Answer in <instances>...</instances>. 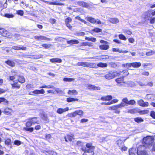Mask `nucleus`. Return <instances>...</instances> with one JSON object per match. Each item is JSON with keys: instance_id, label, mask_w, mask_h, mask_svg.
<instances>
[{"instance_id": "nucleus-1", "label": "nucleus", "mask_w": 155, "mask_h": 155, "mask_svg": "<svg viewBox=\"0 0 155 155\" xmlns=\"http://www.w3.org/2000/svg\"><path fill=\"white\" fill-rule=\"evenodd\" d=\"M154 139L151 137L147 136L144 137L143 139V144L141 145L145 147V148H147L149 146H151L152 143L153 142Z\"/></svg>"}, {"instance_id": "nucleus-2", "label": "nucleus", "mask_w": 155, "mask_h": 155, "mask_svg": "<svg viewBox=\"0 0 155 155\" xmlns=\"http://www.w3.org/2000/svg\"><path fill=\"white\" fill-rule=\"evenodd\" d=\"M146 148L142 145H140L137 148V155H148L147 152L146 150Z\"/></svg>"}, {"instance_id": "nucleus-3", "label": "nucleus", "mask_w": 155, "mask_h": 155, "mask_svg": "<svg viewBox=\"0 0 155 155\" xmlns=\"http://www.w3.org/2000/svg\"><path fill=\"white\" fill-rule=\"evenodd\" d=\"M120 74L119 73H117V71H111L106 74L104 77L107 79L110 80Z\"/></svg>"}, {"instance_id": "nucleus-4", "label": "nucleus", "mask_w": 155, "mask_h": 155, "mask_svg": "<svg viewBox=\"0 0 155 155\" xmlns=\"http://www.w3.org/2000/svg\"><path fill=\"white\" fill-rule=\"evenodd\" d=\"M33 124L32 123V122L29 119L28 121L26 123V127H24V129L26 131L31 132H32L34 130V128L33 127H30Z\"/></svg>"}, {"instance_id": "nucleus-5", "label": "nucleus", "mask_w": 155, "mask_h": 155, "mask_svg": "<svg viewBox=\"0 0 155 155\" xmlns=\"http://www.w3.org/2000/svg\"><path fill=\"white\" fill-rule=\"evenodd\" d=\"M45 92V91L43 89H41L40 90H35L31 92L30 94L34 95L35 94H43Z\"/></svg>"}, {"instance_id": "nucleus-6", "label": "nucleus", "mask_w": 155, "mask_h": 155, "mask_svg": "<svg viewBox=\"0 0 155 155\" xmlns=\"http://www.w3.org/2000/svg\"><path fill=\"white\" fill-rule=\"evenodd\" d=\"M34 38L35 39L39 41H41L42 40L50 41L51 40V38H47L45 36L42 35L35 36Z\"/></svg>"}, {"instance_id": "nucleus-7", "label": "nucleus", "mask_w": 155, "mask_h": 155, "mask_svg": "<svg viewBox=\"0 0 155 155\" xmlns=\"http://www.w3.org/2000/svg\"><path fill=\"white\" fill-rule=\"evenodd\" d=\"M138 103L140 106L143 107H147L149 105V104L148 102H144L142 99L138 100Z\"/></svg>"}, {"instance_id": "nucleus-8", "label": "nucleus", "mask_w": 155, "mask_h": 155, "mask_svg": "<svg viewBox=\"0 0 155 155\" xmlns=\"http://www.w3.org/2000/svg\"><path fill=\"white\" fill-rule=\"evenodd\" d=\"M43 152L46 155H57L56 152L52 150H43Z\"/></svg>"}, {"instance_id": "nucleus-9", "label": "nucleus", "mask_w": 155, "mask_h": 155, "mask_svg": "<svg viewBox=\"0 0 155 155\" xmlns=\"http://www.w3.org/2000/svg\"><path fill=\"white\" fill-rule=\"evenodd\" d=\"M41 0L44 2L47 3L48 4L50 5H63V4L61 3H58L54 2H50L48 1H45L44 0Z\"/></svg>"}, {"instance_id": "nucleus-10", "label": "nucleus", "mask_w": 155, "mask_h": 155, "mask_svg": "<svg viewBox=\"0 0 155 155\" xmlns=\"http://www.w3.org/2000/svg\"><path fill=\"white\" fill-rule=\"evenodd\" d=\"M128 101V100L127 97H125L122 99V102L119 104L120 105H121V108L127 105Z\"/></svg>"}, {"instance_id": "nucleus-11", "label": "nucleus", "mask_w": 155, "mask_h": 155, "mask_svg": "<svg viewBox=\"0 0 155 155\" xmlns=\"http://www.w3.org/2000/svg\"><path fill=\"white\" fill-rule=\"evenodd\" d=\"M87 87L88 89H93V90H100L101 88L99 87H96L94 85H91V84H87Z\"/></svg>"}, {"instance_id": "nucleus-12", "label": "nucleus", "mask_w": 155, "mask_h": 155, "mask_svg": "<svg viewBox=\"0 0 155 155\" xmlns=\"http://www.w3.org/2000/svg\"><path fill=\"white\" fill-rule=\"evenodd\" d=\"M68 110L69 108L68 107H66L64 109L59 108L57 110V112L58 114H61L64 112L68 111Z\"/></svg>"}, {"instance_id": "nucleus-13", "label": "nucleus", "mask_w": 155, "mask_h": 155, "mask_svg": "<svg viewBox=\"0 0 155 155\" xmlns=\"http://www.w3.org/2000/svg\"><path fill=\"white\" fill-rule=\"evenodd\" d=\"M86 148H83L84 149L88 150L93 151L94 147L92 145L91 143H87L86 144Z\"/></svg>"}, {"instance_id": "nucleus-14", "label": "nucleus", "mask_w": 155, "mask_h": 155, "mask_svg": "<svg viewBox=\"0 0 155 155\" xmlns=\"http://www.w3.org/2000/svg\"><path fill=\"white\" fill-rule=\"evenodd\" d=\"M108 20L110 23L114 24L117 23L119 21V20L116 18H110Z\"/></svg>"}, {"instance_id": "nucleus-15", "label": "nucleus", "mask_w": 155, "mask_h": 155, "mask_svg": "<svg viewBox=\"0 0 155 155\" xmlns=\"http://www.w3.org/2000/svg\"><path fill=\"white\" fill-rule=\"evenodd\" d=\"M82 150L84 152L83 155H94V153L93 151H89L88 150L82 149Z\"/></svg>"}, {"instance_id": "nucleus-16", "label": "nucleus", "mask_w": 155, "mask_h": 155, "mask_svg": "<svg viewBox=\"0 0 155 155\" xmlns=\"http://www.w3.org/2000/svg\"><path fill=\"white\" fill-rule=\"evenodd\" d=\"M78 4L83 7L88 8L89 7L88 4L86 2L83 1H78L77 2Z\"/></svg>"}, {"instance_id": "nucleus-17", "label": "nucleus", "mask_w": 155, "mask_h": 155, "mask_svg": "<svg viewBox=\"0 0 155 155\" xmlns=\"http://www.w3.org/2000/svg\"><path fill=\"white\" fill-rule=\"evenodd\" d=\"M139 109L137 108H133L131 109L128 110L127 113L131 114H134L139 113Z\"/></svg>"}, {"instance_id": "nucleus-18", "label": "nucleus", "mask_w": 155, "mask_h": 155, "mask_svg": "<svg viewBox=\"0 0 155 155\" xmlns=\"http://www.w3.org/2000/svg\"><path fill=\"white\" fill-rule=\"evenodd\" d=\"M13 112V110L11 109L8 107L5 108L4 110L5 114L8 115H11Z\"/></svg>"}, {"instance_id": "nucleus-19", "label": "nucleus", "mask_w": 155, "mask_h": 155, "mask_svg": "<svg viewBox=\"0 0 155 155\" xmlns=\"http://www.w3.org/2000/svg\"><path fill=\"white\" fill-rule=\"evenodd\" d=\"M12 48L13 49L17 50H19L21 49L25 50L26 49V48L23 46H22L21 47L19 46H13L12 47Z\"/></svg>"}, {"instance_id": "nucleus-20", "label": "nucleus", "mask_w": 155, "mask_h": 155, "mask_svg": "<svg viewBox=\"0 0 155 155\" xmlns=\"http://www.w3.org/2000/svg\"><path fill=\"white\" fill-rule=\"evenodd\" d=\"M86 19L87 20L92 23L94 24L96 22V20L94 18L90 17L89 16L87 17L86 18Z\"/></svg>"}, {"instance_id": "nucleus-21", "label": "nucleus", "mask_w": 155, "mask_h": 155, "mask_svg": "<svg viewBox=\"0 0 155 155\" xmlns=\"http://www.w3.org/2000/svg\"><path fill=\"white\" fill-rule=\"evenodd\" d=\"M129 155H136L137 151L135 148H132L129 150Z\"/></svg>"}, {"instance_id": "nucleus-22", "label": "nucleus", "mask_w": 155, "mask_h": 155, "mask_svg": "<svg viewBox=\"0 0 155 155\" xmlns=\"http://www.w3.org/2000/svg\"><path fill=\"white\" fill-rule=\"evenodd\" d=\"M112 97L111 95H107L106 96L102 97L101 98V100L104 101H110L112 99Z\"/></svg>"}, {"instance_id": "nucleus-23", "label": "nucleus", "mask_w": 155, "mask_h": 155, "mask_svg": "<svg viewBox=\"0 0 155 155\" xmlns=\"http://www.w3.org/2000/svg\"><path fill=\"white\" fill-rule=\"evenodd\" d=\"M7 33L8 31L4 29L3 28H0V34L2 35L5 37H7Z\"/></svg>"}, {"instance_id": "nucleus-24", "label": "nucleus", "mask_w": 155, "mask_h": 155, "mask_svg": "<svg viewBox=\"0 0 155 155\" xmlns=\"http://www.w3.org/2000/svg\"><path fill=\"white\" fill-rule=\"evenodd\" d=\"M5 145L8 146H10V147L11 148H12V146L11 145V140L9 138H8L5 140Z\"/></svg>"}, {"instance_id": "nucleus-25", "label": "nucleus", "mask_w": 155, "mask_h": 155, "mask_svg": "<svg viewBox=\"0 0 155 155\" xmlns=\"http://www.w3.org/2000/svg\"><path fill=\"white\" fill-rule=\"evenodd\" d=\"M50 61L52 63H60L62 62V60L60 58H52L50 59Z\"/></svg>"}, {"instance_id": "nucleus-26", "label": "nucleus", "mask_w": 155, "mask_h": 155, "mask_svg": "<svg viewBox=\"0 0 155 155\" xmlns=\"http://www.w3.org/2000/svg\"><path fill=\"white\" fill-rule=\"evenodd\" d=\"M87 67L90 68H97V64L95 63L87 62Z\"/></svg>"}, {"instance_id": "nucleus-27", "label": "nucleus", "mask_w": 155, "mask_h": 155, "mask_svg": "<svg viewBox=\"0 0 155 155\" xmlns=\"http://www.w3.org/2000/svg\"><path fill=\"white\" fill-rule=\"evenodd\" d=\"M109 46L107 45H101L99 46L100 48L102 50H106L108 49Z\"/></svg>"}, {"instance_id": "nucleus-28", "label": "nucleus", "mask_w": 155, "mask_h": 155, "mask_svg": "<svg viewBox=\"0 0 155 155\" xmlns=\"http://www.w3.org/2000/svg\"><path fill=\"white\" fill-rule=\"evenodd\" d=\"M79 43V41L77 40H72L70 41H67V43L71 45L73 44H78Z\"/></svg>"}, {"instance_id": "nucleus-29", "label": "nucleus", "mask_w": 155, "mask_h": 155, "mask_svg": "<svg viewBox=\"0 0 155 155\" xmlns=\"http://www.w3.org/2000/svg\"><path fill=\"white\" fill-rule=\"evenodd\" d=\"M134 121L138 123H140L143 121V120L141 117H138L134 119Z\"/></svg>"}, {"instance_id": "nucleus-30", "label": "nucleus", "mask_w": 155, "mask_h": 155, "mask_svg": "<svg viewBox=\"0 0 155 155\" xmlns=\"http://www.w3.org/2000/svg\"><path fill=\"white\" fill-rule=\"evenodd\" d=\"M78 98H75L73 97H68L67 98V101L68 102L77 101H78Z\"/></svg>"}, {"instance_id": "nucleus-31", "label": "nucleus", "mask_w": 155, "mask_h": 155, "mask_svg": "<svg viewBox=\"0 0 155 155\" xmlns=\"http://www.w3.org/2000/svg\"><path fill=\"white\" fill-rule=\"evenodd\" d=\"M97 67H101V68H105L107 67V65L106 63H103L102 62H100L97 64Z\"/></svg>"}, {"instance_id": "nucleus-32", "label": "nucleus", "mask_w": 155, "mask_h": 155, "mask_svg": "<svg viewBox=\"0 0 155 155\" xmlns=\"http://www.w3.org/2000/svg\"><path fill=\"white\" fill-rule=\"evenodd\" d=\"M5 63L11 67H14L15 65V63L13 61L10 60L6 61Z\"/></svg>"}, {"instance_id": "nucleus-33", "label": "nucleus", "mask_w": 155, "mask_h": 155, "mask_svg": "<svg viewBox=\"0 0 155 155\" xmlns=\"http://www.w3.org/2000/svg\"><path fill=\"white\" fill-rule=\"evenodd\" d=\"M116 142L119 148L120 147H122L124 146V143L121 140H118Z\"/></svg>"}, {"instance_id": "nucleus-34", "label": "nucleus", "mask_w": 155, "mask_h": 155, "mask_svg": "<svg viewBox=\"0 0 155 155\" xmlns=\"http://www.w3.org/2000/svg\"><path fill=\"white\" fill-rule=\"evenodd\" d=\"M141 65L140 62H134L132 63V66L134 68H139Z\"/></svg>"}, {"instance_id": "nucleus-35", "label": "nucleus", "mask_w": 155, "mask_h": 155, "mask_svg": "<svg viewBox=\"0 0 155 155\" xmlns=\"http://www.w3.org/2000/svg\"><path fill=\"white\" fill-rule=\"evenodd\" d=\"M18 81L21 83H23L25 82V79L23 76H19Z\"/></svg>"}, {"instance_id": "nucleus-36", "label": "nucleus", "mask_w": 155, "mask_h": 155, "mask_svg": "<svg viewBox=\"0 0 155 155\" xmlns=\"http://www.w3.org/2000/svg\"><path fill=\"white\" fill-rule=\"evenodd\" d=\"M77 64L79 66H82L84 67H87V62H79Z\"/></svg>"}, {"instance_id": "nucleus-37", "label": "nucleus", "mask_w": 155, "mask_h": 155, "mask_svg": "<svg viewBox=\"0 0 155 155\" xmlns=\"http://www.w3.org/2000/svg\"><path fill=\"white\" fill-rule=\"evenodd\" d=\"M72 93V94L74 95H76L78 94V92L76 90H69L68 92V94H71V93Z\"/></svg>"}, {"instance_id": "nucleus-38", "label": "nucleus", "mask_w": 155, "mask_h": 155, "mask_svg": "<svg viewBox=\"0 0 155 155\" xmlns=\"http://www.w3.org/2000/svg\"><path fill=\"white\" fill-rule=\"evenodd\" d=\"M85 39L86 40L91 41L93 42H95L96 41V38L94 37L90 38L86 37L85 38Z\"/></svg>"}, {"instance_id": "nucleus-39", "label": "nucleus", "mask_w": 155, "mask_h": 155, "mask_svg": "<svg viewBox=\"0 0 155 155\" xmlns=\"http://www.w3.org/2000/svg\"><path fill=\"white\" fill-rule=\"evenodd\" d=\"M63 81L66 82H71L74 81V79L70 78H65L63 79Z\"/></svg>"}, {"instance_id": "nucleus-40", "label": "nucleus", "mask_w": 155, "mask_h": 155, "mask_svg": "<svg viewBox=\"0 0 155 155\" xmlns=\"http://www.w3.org/2000/svg\"><path fill=\"white\" fill-rule=\"evenodd\" d=\"M112 106L113 110H116L118 108H121V105H120L119 104L113 106Z\"/></svg>"}, {"instance_id": "nucleus-41", "label": "nucleus", "mask_w": 155, "mask_h": 155, "mask_svg": "<svg viewBox=\"0 0 155 155\" xmlns=\"http://www.w3.org/2000/svg\"><path fill=\"white\" fill-rule=\"evenodd\" d=\"M65 140L66 142H68V141H71L72 140V137L69 135H67L66 137H64Z\"/></svg>"}, {"instance_id": "nucleus-42", "label": "nucleus", "mask_w": 155, "mask_h": 155, "mask_svg": "<svg viewBox=\"0 0 155 155\" xmlns=\"http://www.w3.org/2000/svg\"><path fill=\"white\" fill-rule=\"evenodd\" d=\"M2 16L8 18H13L14 17L13 15L9 14H5L4 15Z\"/></svg>"}, {"instance_id": "nucleus-43", "label": "nucleus", "mask_w": 155, "mask_h": 155, "mask_svg": "<svg viewBox=\"0 0 155 155\" xmlns=\"http://www.w3.org/2000/svg\"><path fill=\"white\" fill-rule=\"evenodd\" d=\"M33 124H35V123H38L37 121L36 120V118L34 117L32 118H29Z\"/></svg>"}, {"instance_id": "nucleus-44", "label": "nucleus", "mask_w": 155, "mask_h": 155, "mask_svg": "<svg viewBox=\"0 0 155 155\" xmlns=\"http://www.w3.org/2000/svg\"><path fill=\"white\" fill-rule=\"evenodd\" d=\"M149 110H143L140 111L139 110V113L140 114H147L149 112Z\"/></svg>"}, {"instance_id": "nucleus-45", "label": "nucleus", "mask_w": 155, "mask_h": 155, "mask_svg": "<svg viewBox=\"0 0 155 155\" xmlns=\"http://www.w3.org/2000/svg\"><path fill=\"white\" fill-rule=\"evenodd\" d=\"M11 85L13 88H17L18 89H19L20 87V85L17 84V83H16L12 84Z\"/></svg>"}, {"instance_id": "nucleus-46", "label": "nucleus", "mask_w": 155, "mask_h": 155, "mask_svg": "<svg viewBox=\"0 0 155 155\" xmlns=\"http://www.w3.org/2000/svg\"><path fill=\"white\" fill-rule=\"evenodd\" d=\"M54 87V86L52 85H48V86L45 85L44 86H42L41 87H40V88H53Z\"/></svg>"}, {"instance_id": "nucleus-47", "label": "nucleus", "mask_w": 155, "mask_h": 155, "mask_svg": "<svg viewBox=\"0 0 155 155\" xmlns=\"http://www.w3.org/2000/svg\"><path fill=\"white\" fill-rule=\"evenodd\" d=\"M155 54V51H153L151 50L146 53V55L150 56L153 55Z\"/></svg>"}, {"instance_id": "nucleus-48", "label": "nucleus", "mask_w": 155, "mask_h": 155, "mask_svg": "<svg viewBox=\"0 0 155 155\" xmlns=\"http://www.w3.org/2000/svg\"><path fill=\"white\" fill-rule=\"evenodd\" d=\"M21 142L20 141L18 140H15L14 142V144L17 146H18L20 145L21 144Z\"/></svg>"}, {"instance_id": "nucleus-49", "label": "nucleus", "mask_w": 155, "mask_h": 155, "mask_svg": "<svg viewBox=\"0 0 155 155\" xmlns=\"http://www.w3.org/2000/svg\"><path fill=\"white\" fill-rule=\"evenodd\" d=\"M75 18L76 19H78V20L84 22V24H86L87 23V22L86 21H85L84 20L81 19V17L79 16L76 17H75Z\"/></svg>"}, {"instance_id": "nucleus-50", "label": "nucleus", "mask_w": 155, "mask_h": 155, "mask_svg": "<svg viewBox=\"0 0 155 155\" xmlns=\"http://www.w3.org/2000/svg\"><path fill=\"white\" fill-rule=\"evenodd\" d=\"M136 103L135 101L133 100H130V101H128V103L127 104L128 105H133L134 104H135Z\"/></svg>"}, {"instance_id": "nucleus-51", "label": "nucleus", "mask_w": 155, "mask_h": 155, "mask_svg": "<svg viewBox=\"0 0 155 155\" xmlns=\"http://www.w3.org/2000/svg\"><path fill=\"white\" fill-rule=\"evenodd\" d=\"M72 21V19L69 17H68L65 19V24L69 23Z\"/></svg>"}, {"instance_id": "nucleus-52", "label": "nucleus", "mask_w": 155, "mask_h": 155, "mask_svg": "<svg viewBox=\"0 0 155 155\" xmlns=\"http://www.w3.org/2000/svg\"><path fill=\"white\" fill-rule=\"evenodd\" d=\"M119 38L121 40H126L127 39L125 37L124 35L122 34H120L119 35Z\"/></svg>"}, {"instance_id": "nucleus-53", "label": "nucleus", "mask_w": 155, "mask_h": 155, "mask_svg": "<svg viewBox=\"0 0 155 155\" xmlns=\"http://www.w3.org/2000/svg\"><path fill=\"white\" fill-rule=\"evenodd\" d=\"M92 31L98 33L101 32L102 29L98 28H96L93 29Z\"/></svg>"}, {"instance_id": "nucleus-54", "label": "nucleus", "mask_w": 155, "mask_h": 155, "mask_svg": "<svg viewBox=\"0 0 155 155\" xmlns=\"http://www.w3.org/2000/svg\"><path fill=\"white\" fill-rule=\"evenodd\" d=\"M76 111H77V112L78 115H80V116L83 115V112L82 110H76Z\"/></svg>"}, {"instance_id": "nucleus-55", "label": "nucleus", "mask_w": 155, "mask_h": 155, "mask_svg": "<svg viewBox=\"0 0 155 155\" xmlns=\"http://www.w3.org/2000/svg\"><path fill=\"white\" fill-rule=\"evenodd\" d=\"M124 66L125 67L129 68L130 67L132 66V63H127L125 64H124Z\"/></svg>"}, {"instance_id": "nucleus-56", "label": "nucleus", "mask_w": 155, "mask_h": 155, "mask_svg": "<svg viewBox=\"0 0 155 155\" xmlns=\"http://www.w3.org/2000/svg\"><path fill=\"white\" fill-rule=\"evenodd\" d=\"M26 87L27 89H28L34 88L33 85L32 84H27L26 86Z\"/></svg>"}, {"instance_id": "nucleus-57", "label": "nucleus", "mask_w": 155, "mask_h": 155, "mask_svg": "<svg viewBox=\"0 0 155 155\" xmlns=\"http://www.w3.org/2000/svg\"><path fill=\"white\" fill-rule=\"evenodd\" d=\"M16 12L17 14L20 15H22L24 14L23 11L21 10H18Z\"/></svg>"}, {"instance_id": "nucleus-58", "label": "nucleus", "mask_w": 155, "mask_h": 155, "mask_svg": "<svg viewBox=\"0 0 155 155\" xmlns=\"http://www.w3.org/2000/svg\"><path fill=\"white\" fill-rule=\"evenodd\" d=\"M55 91L58 94H62L63 93L62 91L58 88H56Z\"/></svg>"}, {"instance_id": "nucleus-59", "label": "nucleus", "mask_w": 155, "mask_h": 155, "mask_svg": "<svg viewBox=\"0 0 155 155\" xmlns=\"http://www.w3.org/2000/svg\"><path fill=\"white\" fill-rule=\"evenodd\" d=\"M51 45L48 44V45H47V44H43L42 45V46L43 47L46 48H49L51 46Z\"/></svg>"}, {"instance_id": "nucleus-60", "label": "nucleus", "mask_w": 155, "mask_h": 155, "mask_svg": "<svg viewBox=\"0 0 155 155\" xmlns=\"http://www.w3.org/2000/svg\"><path fill=\"white\" fill-rule=\"evenodd\" d=\"M112 51L114 52H118L119 53H121V50H120L118 48H113L112 49Z\"/></svg>"}, {"instance_id": "nucleus-61", "label": "nucleus", "mask_w": 155, "mask_h": 155, "mask_svg": "<svg viewBox=\"0 0 155 155\" xmlns=\"http://www.w3.org/2000/svg\"><path fill=\"white\" fill-rule=\"evenodd\" d=\"M150 116L153 118L155 119V112L152 111L150 112Z\"/></svg>"}, {"instance_id": "nucleus-62", "label": "nucleus", "mask_w": 155, "mask_h": 155, "mask_svg": "<svg viewBox=\"0 0 155 155\" xmlns=\"http://www.w3.org/2000/svg\"><path fill=\"white\" fill-rule=\"evenodd\" d=\"M116 82H117L118 83H120L121 82H122L123 81V78H117L115 80Z\"/></svg>"}, {"instance_id": "nucleus-63", "label": "nucleus", "mask_w": 155, "mask_h": 155, "mask_svg": "<svg viewBox=\"0 0 155 155\" xmlns=\"http://www.w3.org/2000/svg\"><path fill=\"white\" fill-rule=\"evenodd\" d=\"M150 23L152 24L154 23L155 22V18L153 17L151 18L150 20Z\"/></svg>"}, {"instance_id": "nucleus-64", "label": "nucleus", "mask_w": 155, "mask_h": 155, "mask_svg": "<svg viewBox=\"0 0 155 155\" xmlns=\"http://www.w3.org/2000/svg\"><path fill=\"white\" fill-rule=\"evenodd\" d=\"M56 20L54 18H51L50 19V22L52 24H54L56 23Z\"/></svg>"}]
</instances>
